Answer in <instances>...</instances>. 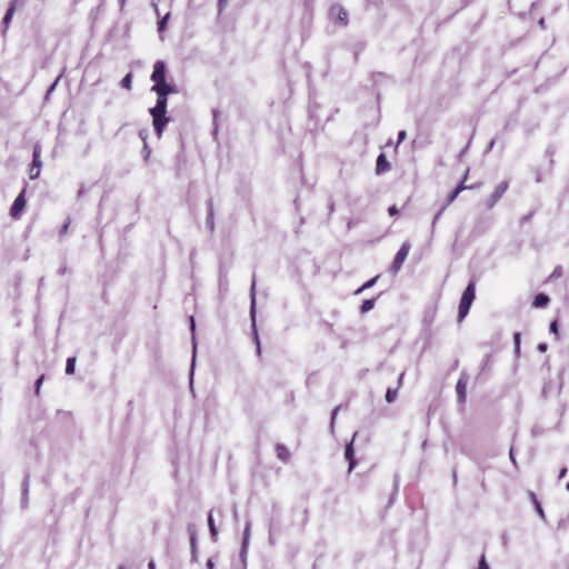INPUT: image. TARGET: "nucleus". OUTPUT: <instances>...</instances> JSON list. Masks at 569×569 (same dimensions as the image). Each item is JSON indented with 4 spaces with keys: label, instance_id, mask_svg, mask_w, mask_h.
Segmentation results:
<instances>
[{
    "label": "nucleus",
    "instance_id": "40",
    "mask_svg": "<svg viewBox=\"0 0 569 569\" xmlns=\"http://www.w3.org/2000/svg\"><path fill=\"white\" fill-rule=\"evenodd\" d=\"M118 569H126L123 566H120Z\"/></svg>",
    "mask_w": 569,
    "mask_h": 569
},
{
    "label": "nucleus",
    "instance_id": "35",
    "mask_svg": "<svg viewBox=\"0 0 569 569\" xmlns=\"http://www.w3.org/2000/svg\"><path fill=\"white\" fill-rule=\"evenodd\" d=\"M227 0H219V6L222 8L226 4Z\"/></svg>",
    "mask_w": 569,
    "mask_h": 569
},
{
    "label": "nucleus",
    "instance_id": "3",
    "mask_svg": "<svg viewBox=\"0 0 569 569\" xmlns=\"http://www.w3.org/2000/svg\"><path fill=\"white\" fill-rule=\"evenodd\" d=\"M476 298V282L471 281L466 290L463 291L459 309H458V321L461 322L468 315L470 307Z\"/></svg>",
    "mask_w": 569,
    "mask_h": 569
},
{
    "label": "nucleus",
    "instance_id": "15",
    "mask_svg": "<svg viewBox=\"0 0 569 569\" xmlns=\"http://www.w3.org/2000/svg\"><path fill=\"white\" fill-rule=\"evenodd\" d=\"M373 307H375V300L367 299L362 302L360 310L362 313H366V312L370 311L371 309H373Z\"/></svg>",
    "mask_w": 569,
    "mask_h": 569
},
{
    "label": "nucleus",
    "instance_id": "4",
    "mask_svg": "<svg viewBox=\"0 0 569 569\" xmlns=\"http://www.w3.org/2000/svg\"><path fill=\"white\" fill-rule=\"evenodd\" d=\"M41 167H42L41 147H40V144H36L33 147V152H32V163L29 169V177L31 180L39 178Z\"/></svg>",
    "mask_w": 569,
    "mask_h": 569
},
{
    "label": "nucleus",
    "instance_id": "41",
    "mask_svg": "<svg viewBox=\"0 0 569 569\" xmlns=\"http://www.w3.org/2000/svg\"><path fill=\"white\" fill-rule=\"evenodd\" d=\"M567 489L569 490V482L567 483Z\"/></svg>",
    "mask_w": 569,
    "mask_h": 569
},
{
    "label": "nucleus",
    "instance_id": "11",
    "mask_svg": "<svg viewBox=\"0 0 569 569\" xmlns=\"http://www.w3.org/2000/svg\"><path fill=\"white\" fill-rule=\"evenodd\" d=\"M345 457L349 461V471H351L355 468L356 463H357V461L355 459V451H353L352 442H350L346 447Z\"/></svg>",
    "mask_w": 569,
    "mask_h": 569
},
{
    "label": "nucleus",
    "instance_id": "32",
    "mask_svg": "<svg viewBox=\"0 0 569 569\" xmlns=\"http://www.w3.org/2000/svg\"><path fill=\"white\" fill-rule=\"evenodd\" d=\"M566 473H567V468H562V469L560 470V472H559V478H560V479H561V478H563V477L566 476Z\"/></svg>",
    "mask_w": 569,
    "mask_h": 569
},
{
    "label": "nucleus",
    "instance_id": "30",
    "mask_svg": "<svg viewBox=\"0 0 569 569\" xmlns=\"http://www.w3.org/2000/svg\"><path fill=\"white\" fill-rule=\"evenodd\" d=\"M388 212L390 216H396V214H398L399 210L396 206H391V207H389Z\"/></svg>",
    "mask_w": 569,
    "mask_h": 569
},
{
    "label": "nucleus",
    "instance_id": "24",
    "mask_svg": "<svg viewBox=\"0 0 569 569\" xmlns=\"http://www.w3.org/2000/svg\"><path fill=\"white\" fill-rule=\"evenodd\" d=\"M459 193L460 192L457 189L451 191L450 194L448 196L447 204H451L456 200V198L459 196Z\"/></svg>",
    "mask_w": 569,
    "mask_h": 569
},
{
    "label": "nucleus",
    "instance_id": "18",
    "mask_svg": "<svg viewBox=\"0 0 569 569\" xmlns=\"http://www.w3.org/2000/svg\"><path fill=\"white\" fill-rule=\"evenodd\" d=\"M397 396H398V390L389 388L386 392V401L391 403L396 400Z\"/></svg>",
    "mask_w": 569,
    "mask_h": 569
},
{
    "label": "nucleus",
    "instance_id": "10",
    "mask_svg": "<svg viewBox=\"0 0 569 569\" xmlns=\"http://www.w3.org/2000/svg\"><path fill=\"white\" fill-rule=\"evenodd\" d=\"M391 168L390 166V162L388 161L387 157L385 153H380L377 158V163H376V173L377 174H382L387 171H389Z\"/></svg>",
    "mask_w": 569,
    "mask_h": 569
},
{
    "label": "nucleus",
    "instance_id": "6",
    "mask_svg": "<svg viewBox=\"0 0 569 569\" xmlns=\"http://www.w3.org/2000/svg\"><path fill=\"white\" fill-rule=\"evenodd\" d=\"M24 194H26V189H23L19 194L18 197L14 199L13 203H12V207H11V210H10V214L13 219H19L20 216H21V212L23 211L24 207H26V198H24Z\"/></svg>",
    "mask_w": 569,
    "mask_h": 569
},
{
    "label": "nucleus",
    "instance_id": "34",
    "mask_svg": "<svg viewBox=\"0 0 569 569\" xmlns=\"http://www.w3.org/2000/svg\"><path fill=\"white\" fill-rule=\"evenodd\" d=\"M338 410H339V407L335 408V410L332 412V417H331L332 421L336 419Z\"/></svg>",
    "mask_w": 569,
    "mask_h": 569
},
{
    "label": "nucleus",
    "instance_id": "28",
    "mask_svg": "<svg viewBox=\"0 0 569 569\" xmlns=\"http://www.w3.org/2000/svg\"><path fill=\"white\" fill-rule=\"evenodd\" d=\"M478 569H489V566H488V563L486 561L485 556L481 557V560L479 562V568Z\"/></svg>",
    "mask_w": 569,
    "mask_h": 569
},
{
    "label": "nucleus",
    "instance_id": "29",
    "mask_svg": "<svg viewBox=\"0 0 569 569\" xmlns=\"http://www.w3.org/2000/svg\"><path fill=\"white\" fill-rule=\"evenodd\" d=\"M528 497H529V499H530V501L532 503H536V502L539 501L538 498H537V495L535 492H532V491H529Z\"/></svg>",
    "mask_w": 569,
    "mask_h": 569
},
{
    "label": "nucleus",
    "instance_id": "26",
    "mask_svg": "<svg viewBox=\"0 0 569 569\" xmlns=\"http://www.w3.org/2000/svg\"><path fill=\"white\" fill-rule=\"evenodd\" d=\"M533 506H535L537 512L539 513V516L541 518H545V512H543V509L541 507V503L538 501V502L533 503Z\"/></svg>",
    "mask_w": 569,
    "mask_h": 569
},
{
    "label": "nucleus",
    "instance_id": "2",
    "mask_svg": "<svg viewBox=\"0 0 569 569\" xmlns=\"http://www.w3.org/2000/svg\"><path fill=\"white\" fill-rule=\"evenodd\" d=\"M167 97H157L156 106L150 109L152 124L159 138L162 136L164 127L169 122V118L167 117Z\"/></svg>",
    "mask_w": 569,
    "mask_h": 569
},
{
    "label": "nucleus",
    "instance_id": "19",
    "mask_svg": "<svg viewBox=\"0 0 569 569\" xmlns=\"http://www.w3.org/2000/svg\"><path fill=\"white\" fill-rule=\"evenodd\" d=\"M468 171H469V170H466V173H465V177H463L462 181H461V182H460V184L456 188L459 192H462V191H465V190H467V189H471V188H472V186H468V184L466 183L467 178H468Z\"/></svg>",
    "mask_w": 569,
    "mask_h": 569
},
{
    "label": "nucleus",
    "instance_id": "16",
    "mask_svg": "<svg viewBox=\"0 0 569 569\" xmlns=\"http://www.w3.org/2000/svg\"><path fill=\"white\" fill-rule=\"evenodd\" d=\"M74 368H76V358L74 357L68 358L67 365H66V373L72 375L74 372Z\"/></svg>",
    "mask_w": 569,
    "mask_h": 569
},
{
    "label": "nucleus",
    "instance_id": "20",
    "mask_svg": "<svg viewBox=\"0 0 569 569\" xmlns=\"http://www.w3.org/2000/svg\"><path fill=\"white\" fill-rule=\"evenodd\" d=\"M170 17V13H167L159 22H158V30L159 32H163L166 30V26L168 22V19Z\"/></svg>",
    "mask_w": 569,
    "mask_h": 569
},
{
    "label": "nucleus",
    "instance_id": "17",
    "mask_svg": "<svg viewBox=\"0 0 569 569\" xmlns=\"http://www.w3.org/2000/svg\"><path fill=\"white\" fill-rule=\"evenodd\" d=\"M121 87L127 89V90H130L131 87H132V74L131 73H128L126 74L122 80H121Z\"/></svg>",
    "mask_w": 569,
    "mask_h": 569
},
{
    "label": "nucleus",
    "instance_id": "27",
    "mask_svg": "<svg viewBox=\"0 0 569 569\" xmlns=\"http://www.w3.org/2000/svg\"><path fill=\"white\" fill-rule=\"evenodd\" d=\"M208 523H209V527H210V531H211V533H212L213 536H216V535H217V529H216V527H214V525H213V520H212V517H211V516H209V518H208Z\"/></svg>",
    "mask_w": 569,
    "mask_h": 569
},
{
    "label": "nucleus",
    "instance_id": "25",
    "mask_svg": "<svg viewBox=\"0 0 569 569\" xmlns=\"http://www.w3.org/2000/svg\"><path fill=\"white\" fill-rule=\"evenodd\" d=\"M44 380V376L41 375L38 380L36 381V396H39L40 395V389H41V386H42V382Z\"/></svg>",
    "mask_w": 569,
    "mask_h": 569
},
{
    "label": "nucleus",
    "instance_id": "38",
    "mask_svg": "<svg viewBox=\"0 0 569 569\" xmlns=\"http://www.w3.org/2000/svg\"><path fill=\"white\" fill-rule=\"evenodd\" d=\"M555 276H561V272H558V270H555L551 274V277H555Z\"/></svg>",
    "mask_w": 569,
    "mask_h": 569
},
{
    "label": "nucleus",
    "instance_id": "37",
    "mask_svg": "<svg viewBox=\"0 0 569 569\" xmlns=\"http://www.w3.org/2000/svg\"><path fill=\"white\" fill-rule=\"evenodd\" d=\"M555 276H561V272H558V270H555L551 274V277H555Z\"/></svg>",
    "mask_w": 569,
    "mask_h": 569
},
{
    "label": "nucleus",
    "instance_id": "14",
    "mask_svg": "<svg viewBox=\"0 0 569 569\" xmlns=\"http://www.w3.org/2000/svg\"><path fill=\"white\" fill-rule=\"evenodd\" d=\"M549 301H550V299H549V297L547 295L538 293L535 297L533 307H536V308H543V307H546L549 303Z\"/></svg>",
    "mask_w": 569,
    "mask_h": 569
},
{
    "label": "nucleus",
    "instance_id": "9",
    "mask_svg": "<svg viewBox=\"0 0 569 569\" xmlns=\"http://www.w3.org/2000/svg\"><path fill=\"white\" fill-rule=\"evenodd\" d=\"M330 11L331 14L335 16L341 24L346 26L348 23V12L340 4H335Z\"/></svg>",
    "mask_w": 569,
    "mask_h": 569
},
{
    "label": "nucleus",
    "instance_id": "22",
    "mask_svg": "<svg viewBox=\"0 0 569 569\" xmlns=\"http://www.w3.org/2000/svg\"><path fill=\"white\" fill-rule=\"evenodd\" d=\"M520 339H521L520 332H516L513 336V340H515V351L517 355H519V352H520Z\"/></svg>",
    "mask_w": 569,
    "mask_h": 569
},
{
    "label": "nucleus",
    "instance_id": "13",
    "mask_svg": "<svg viewBox=\"0 0 569 569\" xmlns=\"http://www.w3.org/2000/svg\"><path fill=\"white\" fill-rule=\"evenodd\" d=\"M16 4H17V0L12 1L10 3V7L9 9L7 10V13L4 14L3 17V20H2V23L4 26V30L8 28L13 14H14V11H16Z\"/></svg>",
    "mask_w": 569,
    "mask_h": 569
},
{
    "label": "nucleus",
    "instance_id": "39",
    "mask_svg": "<svg viewBox=\"0 0 569 569\" xmlns=\"http://www.w3.org/2000/svg\"><path fill=\"white\" fill-rule=\"evenodd\" d=\"M402 378H403V373L400 375L399 382H401Z\"/></svg>",
    "mask_w": 569,
    "mask_h": 569
},
{
    "label": "nucleus",
    "instance_id": "21",
    "mask_svg": "<svg viewBox=\"0 0 569 569\" xmlns=\"http://www.w3.org/2000/svg\"><path fill=\"white\" fill-rule=\"evenodd\" d=\"M377 279H378V276H377V277H375V278H372V279H370V280H368L366 283H363V284L361 286V288H359V289L357 290V292H361L362 290H366V289L371 288V287L376 283Z\"/></svg>",
    "mask_w": 569,
    "mask_h": 569
},
{
    "label": "nucleus",
    "instance_id": "31",
    "mask_svg": "<svg viewBox=\"0 0 569 569\" xmlns=\"http://www.w3.org/2000/svg\"><path fill=\"white\" fill-rule=\"evenodd\" d=\"M406 136H407L406 131H403V130L400 131L398 133V143L402 142L406 139Z\"/></svg>",
    "mask_w": 569,
    "mask_h": 569
},
{
    "label": "nucleus",
    "instance_id": "36",
    "mask_svg": "<svg viewBox=\"0 0 569 569\" xmlns=\"http://www.w3.org/2000/svg\"><path fill=\"white\" fill-rule=\"evenodd\" d=\"M148 568L149 569H154V562L153 561H150L149 565H148Z\"/></svg>",
    "mask_w": 569,
    "mask_h": 569
},
{
    "label": "nucleus",
    "instance_id": "12",
    "mask_svg": "<svg viewBox=\"0 0 569 569\" xmlns=\"http://www.w3.org/2000/svg\"><path fill=\"white\" fill-rule=\"evenodd\" d=\"M276 452H277V457L283 462H287L290 458V452L284 445H281V443L277 445Z\"/></svg>",
    "mask_w": 569,
    "mask_h": 569
},
{
    "label": "nucleus",
    "instance_id": "5",
    "mask_svg": "<svg viewBox=\"0 0 569 569\" xmlns=\"http://www.w3.org/2000/svg\"><path fill=\"white\" fill-rule=\"evenodd\" d=\"M410 248H411V246L408 241H406L401 244V247H400L399 251L397 252V254L391 263V267H390V270L392 272L396 273L401 269L403 262L406 261V259L409 254Z\"/></svg>",
    "mask_w": 569,
    "mask_h": 569
},
{
    "label": "nucleus",
    "instance_id": "23",
    "mask_svg": "<svg viewBox=\"0 0 569 569\" xmlns=\"http://www.w3.org/2000/svg\"><path fill=\"white\" fill-rule=\"evenodd\" d=\"M550 331L556 336V339H559L558 320L550 323Z\"/></svg>",
    "mask_w": 569,
    "mask_h": 569
},
{
    "label": "nucleus",
    "instance_id": "33",
    "mask_svg": "<svg viewBox=\"0 0 569 569\" xmlns=\"http://www.w3.org/2000/svg\"><path fill=\"white\" fill-rule=\"evenodd\" d=\"M538 349H539V351H546L547 346H546L545 343H540V345L538 346Z\"/></svg>",
    "mask_w": 569,
    "mask_h": 569
},
{
    "label": "nucleus",
    "instance_id": "1",
    "mask_svg": "<svg viewBox=\"0 0 569 569\" xmlns=\"http://www.w3.org/2000/svg\"><path fill=\"white\" fill-rule=\"evenodd\" d=\"M166 63L161 60L157 61L151 74V80L154 82L152 91L156 92L157 97H168L174 91L173 86L166 81Z\"/></svg>",
    "mask_w": 569,
    "mask_h": 569
},
{
    "label": "nucleus",
    "instance_id": "8",
    "mask_svg": "<svg viewBox=\"0 0 569 569\" xmlns=\"http://www.w3.org/2000/svg\"><path fill=\"white\" fill-rule=\"evenodd\" d=\"M509 188L508 181L500 182L489 198V207H493Z\"/></svg>",
    "mask_w": 569,
    "mask_h": 569
},
{
    "label": "nucleus",
    "instance_id": "7",
    "mask_svg": "<svg viewBox=\"0 0 569 569\" xmlns=\"http://www.w3.org/2000/svg\"><path fill=\"white\" fill-rule=\"evenodd\" d=\"M467 388H468V377L466 375H461L457 381L456 391L458 396V400L461 403H465L467 398Z\"/></svg>",
    "mask_w": 569,
    "mask_h": 569
}]
</instances>
